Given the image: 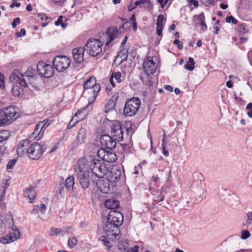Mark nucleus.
<instances>
[{"label":"nucleus","instance_id":"3","mask_svg":"<svg viewBox=\"0 0 252 252\" xmlns=\"http://www.w3.org/2000/svg\"><path fill=\"white\" fill-rule=\"evenodd\" d=\"M10 80L14 83L11 90L12 94L14 96L19 97L23 94V89L28 87L26 79L22 73L17 71L11 74Z\"/></svg>","mask_w":252,"mask_h":252},{"label":"nucleus","instance_id":"46","mask_svg":"<svg viewBox=\"0 0 252 252\" xmlns=\"http://www.w3.org/2000/svg\"><path fill=\"white\" fill-rule=\"evenodd\" d=\"M16 162V159H12L9 161L8 164H7V169H12L13 168V166L15 164Z\"/></svg>","mask_w":252,"mask_h":252},{"label":"nucleus","instance_id":"63","mask_svg":"<svg viewBox=\"0 0 252 252\" xmlns=\"http://www.w3.org/2000/svg\"><path fill=\"white\" fill-rule=\"evenodd\" d=\"M214 33L218 34L219 33V32L220 31V28L218 26H214Z\"/></svg>","mask_w":252,"mask_h":252},{"label":"nucleus","instance_id":"48","mask_svg":"<svg viewBox=\"0 0 252 252\" xmlns=\"http://www.w3.org/2000/svg\"><path fill=\"white\" fill-rule=\"evenodd\" d=\"M225 21L227 23H230L231 22L234 24L236 25L237 24V20L232 16L227 17Z\"/></svg>","mask_w":252,"mask_h":252},{"label":"nucleus","instance_id":"35","mask_svg":"<svg viewBox=\"0 0 252 252\" xmlns=\"http://www.w3.org/2000/svg\"><path fill=\"white\" fill-rule=\"evenodd\" d=\"M46 207L44 204H41L40 205H35L33 207V209L31 212L32 214L40 213L43 214L46 211Z\"/></svg>","mask_w":252,"mask_h":252},{"label":"nucleus","instance_id":"15","mask_svg":"<svg viewBox=\"0 0 252 252\" xmlns=\"http://www.w3.org/2000/svg\"><path fill=\"white\" fill-rule=\"evenodd\" d=\"M84 90L89 89L90 92H94L97 93L98 91H100V86L99 84L96 83L95 78L92 76L88 79L83 84Z\"/></svg>","mask_w":252,"mask_h":252},{"label":"nucleus","instance_id":"36","mask_svg":"<svg viewBox=\"0 0 252 252\" xmlns=\"http://www.w3.org/2000/svg\"><path fill=\"white\" fill-rule=\"evenodd\" d=\"M74 185V177L69 176L65 180V186L68 190H72Z\"/></svg>","mask_w":252,"mask_h":252},{"label":"nucleus","instance_id":"5","mask_svg":"<svg viewBox=\"0 0 252 252\" xmlns=\"http://www.w3.org/2000/svg\"><path fill=\"white\" fill-rule=\"evenodd\" d=\"M89 162V168L92 174L99 178H102L107 173L108 170L105 164L101 160L95 158H91Z\"/></svg>","mask_w":252,"mask_h":252},{"label":"nucleus","instance_id":"19","mask_svg":"<svg viewBox=\"0 0 252 252\" xmlns=\"http://www.w3.org/2000/svg\"><path fill=\"white\" fill-rule=\"evenodd\" d=\"M169 187L164 185L160 189V191H156L151 190V193L154 196V201L157 202H159L164 200V196L169 190Z\"/></svg>","mask_w":252,"mask_h":252},{"label":"nucleus","instance_id":"34","mask_svg":"<svg viewBox=\"0 0 252 252\" xmlns=\"http://www.w3.org/2000/svg\"><path fill=\"white\" fill-rule=\"evenodd\" d=\"M70 227L63 228V229H59L56 228H52L50 230L51 235L52 236L57 235L58 234H63L69 232Z\"/></svg>","mask_w":252,"mask_h":252},{"label":"nucleus","instance_id":"56","mask_svg":"<svg viewBox=\"0 0 252 252\" xmlns=\"http://www.w3.org/2000/svg\"><path fill=\"white\" fill-rule=\"evenodd\" d=\"M189 3L191 5H193L195 7H197L198 5V1L196 0H188Z\"/></svg>","mask_w":252,"mask_h":252},{"label":"nucleus","instance_id":"60","mask_svg":"<svg viewBox=\"0 0 252 252\" xmlns=\"http://www.w3.org/2000/svg\"><path fill=\"white\" fill-rule=\"evenodd\" d=\"M164 88L167 91H168L171 92H172L173 91V87L171 86H170V85H165L164 86Z\"/></svg>","mask_w":252,"mask_h":252},{"label":"nucleus","instance_id":"45","mask_svg":"<svg viewBox=\"0 0 252 252\" xmlns=\"http://www.w3.org/2000/svg\"><path fill=\"white\" fill-rule=\"evenodd\" d=\"M250 236V233L247 230H243L241 231V238L242 239L245 240L248 238Z\"/></svg>","mask_w":252,"mask_h":252},{"label":"nucleus","instance_id":"55","mask_svg":"<svg viewBox=\"0 0 252 252\" xmlns=\"http://www.w3.org/2000/svg\"><path fill=\"white\" fill-rule=\"evenodd\" d=\"M153 78L152 77H150L148 76V82L147 83V84H148L149 86H153L154 85L156 84V82H154L153 81Z\"/></svg>","mask_w":252,"mask_h":252},{"label":"nucleus","instance_id":"21","mask_svg":"<svg viewBox=\"0 0 252 252\" xmlns=\"http://www.w3.org/2000/svg\"><path fill=\"white\" fill-rule=\"evenodd\" d=\"M85 48L78 47L72 50V55L74 61L77 63H81L84 61Z\"/></svg>","mask_w":252,"mask_h":252},{"label":"nucleus","instance_id":"47","mask_svg":"<svg viewBox=\"0 0 252 252\" xmlns=\"http://www.w3.org/2000/svg\"><path fill=\"white\" fill-rule=\"evenodd\" d=\"M247 220L246 221L247 225H250L252 223V212H249L247 214Z\"/></svg>","mask_w":252,"mask_h":252},{"label":"nucleus","instance_id":"10","mask_svg":"<svg viewBox=\"0 0 252 252\" xmlns=\"http://www.w3.org/2000/svg\"><path fill=\"white\" fill-rule=\"evenodd\" d=\"M37 69L39 74L43 77L49 78L54 73V70L51 65L46 64L43 62H40L37 64Z\"/></svg>","mask_w":252,"mask_h":252},{"label":"nucleus","instance_id":"42","mask_svg":"<svg viewBox=\"0 0 252 252\" xmlns=\"http://www.w3.org/2000/svg\"><path fill=\"white\" fill-rule=\"evenodd\" d=\"M237 29L241 34H244L247 32L246 27L244 24H240Z\"/></svg>","mask_w":252,"mask_h":252},{"label":"nucleus","instance_id":"11","mask_svg":"<svg viewBox=\"0 0 252 252\" xmlns=\"http://www.w3.org/2000/svg\"><path fill=\"white\" fill-rule=\"evenodd\" d=\"M111 133L114 138L118 141H122L124 132L121 123L118 121H114L112 126Z\"/></svg>","mask_w":252,"mask_h":252},{"label":"nucleus","instance_id":"6","mask_svg":"<svg viewBox=\"0 0 252 252\" xmlns=\"http://www.w3.org/2000/svg\"><path fill=\"white\" fill-rule=\"evenodd\" d=\"M141 105V101L137 97H133L126 101L124 113L126 117H132L137 112Z\"/></svg>","mask_w":252,"mask_h":252},{"label":"nucleus","instance_id":"26","mask_svg":"<svg viewBox=\"0 0 252 252\" xmlns=\"http://www.w3.org/2000/svg\"><path fill=\"white\" fill-rule=\"evenodd\" d=\"M84 110L82 109V108L78 110L75 114L74 116L73 117L71 120L70 121L69 123L68 124L67 127L68 129L71 128L73 126H74L75 124L78 123L80 120H82L83 119V118L84 117V116H83L82 117H80L79 119H77V117L78 115H81V114L84 111Z\"/></svg>","mask_w":252,"mask_h":252},{"label":"nucleus","instance_id":"37","mask_svg":"<svg viewBox=\"0 0 252 252\" xmlns=\"http://www.w3.org/2000/svg\"><path fill=\"white\" fill-rule=\"evenodd\" d=\"M86 137V130L84 128H81L78 133L77 139L78 142L81 144L83 143Z\"/></svg>","mask_w":252,"mask_h":252},{"label":"nucleus","instance_id":"2","mask_svg":"<svg viewBox=\"0 0 252 252\" xmlns=\"http://www.w3.org/2000/svg\"><path fill=\"white\" fill-rule=\"evenodd\" d=\"M75 171L77 179L82 188H89L90 184V173L89 170V162L86 158L79 159L75 166Z\"/></svg>","mask_w":252,"mask_h":252},{"label":"nucleus","instance_id":"16","mask_svg":"<svg viewBox=\"0 0 252 252\" xmlns=\"http://www.w3.org/2000/svg\"><path fill=\"white\" fill-rule=\"evenodd\" d=\"M144 72L148 76L153 74L157 70V66L152 58L148 57L144 61L143 64Z\"/></svg>","mask_w":252,"mask_h":252},{"label":"nucleus","instance_id":"29","mask_svg":"<svg viewBox=\"0 0 252 252\" xmlns=\"http://www.w3.org/2000/svg\"><path fill=\"white\" fill-rule=\"evenodd\" d=\"M128 53V49L123 48L116 57L115 61H118L120 63H121L124 61H126L127 58Z\"/></svg>","mask_w":252,"mask_h":252},{"label":"nucleus","instance_id":"49","mask_svg":"<svg viewBox=\"0 0 252 252\" xmlns=\"http://www.w3.org/2000/svg\"><path fill=\"white\" fill-rule=\"evenodd\" d=\"M5 227L6 226L4 223L2 221L0 220V235L5 232Z\"/></svg>","mask_w":252,"mask_h":252},{"label":"nucleus","instance_id":"7","mask_svg":"<svg viewBox=\"0 0 252 252\" xmlns=\"http://www.w3.org/2000/svg\"><path fill=\"white\" fill-rule=\"evenodd\" d=\"M102 44L100 41L95 39H91L85 45V50L90 55L95 57L102 52Z\"/></svg>","mask_w":252,"mask_h":252},{"label":"nucleus","instance_id":"59","mask_svg":"<svg viewBox=\"0 0 252 252\" xmlns=\"http://www.w3.org/2000/svg\"><path fill=\"white\" fill-rule=\"evenodd\" d=\"M139 247L138 246H134L130 251L128 250L126 251L127 252H138Z\"/></svg>","mask_w":252,"mask_h":252},{"label":"nucleus","instance_id":"62","mask_svg":"<svg viewBox=\"0 0 252 252\" xmlns=\"http://www.w3.org/2000/svg\"><path fill=\"white\" fill-rule=\"evenodd\" d=\"M226 86L228 88H231L233 87V83L231 81H228L226 82Z\"/></svg>","mask_w":252,"mask_h":252},{"label":"nucleus","instance_id":"43","mask_svg":"<svg viewBox=\"0 0 252 252\" xmlns=\"http://www.w3.org/2000/svg\"><path fill=\"white\" fill-rule=\"evenodd\" d=\"M8 137V133L7 131L0 132V143L7 139Z\"/></svg>","mask_w":252,"mask_h":252},{"label":"nucleus","instance_id":"28","mask_svg":"<svg viewBox=\"0 0 252 252\" xmlns=\"http://www.w3.org/2000/svg\"><path fill=\"white\" fill-rule=\"evenodd\" d=\"M105 207L111 210H114L119 207V202L114 199H108L105 202Z\"/></svg>","mask_w":252,"mask_h":252},{"label":"nucleus","instance_id":"57","mask_svg":"<svg viewBox=\"0 0 252 252\" xmlns=\"http://www.w3.org/2000/svg\"><path fill=\"white\" fill-rule=\"evenodd\" d=\"M63 23V16H61L59 17L57 21L55 22L56 26H59Z\"/></svg>","mask_w":252,"mask_h":252},{"label":"nucleus","instance_id":"31","mask_svg":"<svg viewBox=\"0 0 252 252\" xmlns=\"http://www.w3.org/2000/svg\"><path fill=\"white\" fill-rule=\"evenodd\" d=\"M22 74L26 79V80L27 81V84H28V83L30 82V79L34 77L36 74V70L31 68H28L24 74Z\"/></svg>","mask_w":252,"mask_h":252},{"label":"nucleus","instance_id":"27","mask_svg":"<svg viewBox=\"0 0 252 252\" xmlns=\"http://www.w3.org/2000/svg\"><path fill=\"white\" fill-rule=\"evenodd\" d=\"M164 20V17L163 15H159L158 16L157 21V33L158 36L162 35Z\"/></svg>","mask_w":252,"mask_h":252},{"label":"nucleus","instance_id":"39","mask_svg":"<svg viewBox=\"0 0 252 252\" xmlns=\"http://www.w3.org/2000/svg\"><path fill=\"white\" fill-rule=\"evenodd\" d=\"M195 62L193 58L189 57V61L185 65V68L189 71H192L194 68Z\"/></svg>","mask_w":252,"mask_h":252},{"label":"nucleus","instance_id":"13","mask_svg":"<svg viewBox=\"0 0 252 252\" xmlns=\"http://www.w3.org/2000/svg\"><path fill=\"white\" fill-rule=\"evenodd\" d=\"M97 156L100 158L107 162H114L117 159L115 153L107 151L104 148L100 149L97 151Z\"/></svg>","mask_w":252,"mask_h":252},{"label":"nucleus","instance_id":"18","mask_svg":"<svg viewBox=\"0 0 252 252\" xmlns=\"http://www.w3.org/2000/svg\"><path fill=\"white\" fill-rule=\"evenodd\" d=\"M89 90L83 91V93L85 95V97L88 98L89 102L88 104L84 108H82V109L85 110L86 109L91 110L92 108V104L95 101L97 96L100 91H98L97 93L94 92H90Z\"/></svg>","mask_w":252,"mask_h":252},{"label":"nucleus","instance_id":"1","mask_svg":"<svg viewBox=\"0 0 252 252\" xmlns=\"http://www.w3.org/2000/svg\"><path fill=\"white\" fill-rule=\"evenodd\" d=\"M124 218L123 214L119 211L111 210L108 214L107 221L104 224L102 229L98 233L99 240L108 248L111 247L110 240L116 238L120 234L119 227L122 225Z\"/></svg>","mask_w":252,"mask_h":252},{"label":"nucleus","instance_id":"40","mask_svg":"<svg viewBox=\"0 0 252 252\" xmlns=\"http://www.w3.org/2000/svg\"><path fill=\"white\" fill-rule=\"evenodd\" d=\"M78 243L77 239L74 237H72L69 238L68 241V246L70 248H73Z\"/></svg>","mask_w":252,"mask_h":252},{"label":"nucleus","instance_id":"38","mask_svg":"<svg viewBox=\"0 0 252 252\" xmlns=\"http://www.w3.org/2000/svg\"><path fill=\"white\" fill-rule=\"evenodd\" d=\"M128 243L126 241H121L119 242L118 247L119 250L122 252H125L128 250Z\"/></svg>","mask_w":252,"mask_h":252},{"label":"nucleus","instance_id":"30","mask_svg":"<svg viewBox=\"0 0 252 252\" xmlns=\"http://www.w3.org/2000/svg\"><path fill=\"white\" fill-rule=\"evenodd\" d=\"M35 195L36 192L33 187L28 188L24 192L25 196L30 199V203H32V200L34 199Z\"/></svg>","mask_w":252,"mask_h":252},{"label":"nucleus","instance_id":"58","mask_svg":"<svg viewBox=\"0 0 252 252\" xmlns=\"http://www.w3.org/2000/svg\"><path fill=\"white\" fill-rule=\"evenodd\" d=\"M194 176H195L196 177L197 180H199L200 181H201L203 178L202 175L200 173H194Z\"/></svg>","mask_w":252,"mask_h":252},{"label":"nucleus","instance_id":"23","mask_svg":"<svg viewBox=\"0 0 252 252\" xmlns=\"http://www.w3.org/2000/svg\"><path fill=\"white\" fill-rule=\"evenodd\" d=\"M30 143L28 140L21 141L17 147V153L19 156L22 157L25 154H28Z\"/></svg>","mask_w":252,"mask_h":252},{"label":"nucleus","instance_id":"14","mask_svg":"<svg viewBox=\"0 0 252 252\" xmlns=\"http://www.w3.org/2000/svg\"><path fill=\"white\" fill-rule=\"evenodd\" d=\"M48 120H45L43 122L38 123L35 126L33 132L32 134V138H38L37 140H39L43 135L45 129L49 126L50 124H48Z\"/></svg>","mask_w":252,"mask_h":252},{"label":"nucleus","instance_id":"24","mask_svg":"<svg viewBox=\"0 0 252 252\" xmlns=\"http://www.w3.org/2000/svg\"><path fill=\"white\" fill-rule=\"evenodd\" d=\"M194 22L196 26H201V30L205 31L207 30V27L205 22V16L203 12L198 15L194 16Z\"/></svg>","mask_w":252,"mask_h":252},{"label":"nucleus","instance_id":"64","mask_svg":"<svg viewBox=\"0 0 252 252\" xmlns=\"http://www.w3.org/2000/svg\"><path fill=\"white\" fill-rule=\"evenodd\" d=\"M26 9L28 11H31L32 10V6L31 4H28L27 5Z\"/></svg>","mask_w":252,"mask_h":252},{"label":"nucleus","instance_id":"51","mask_svg":"<svg viewBox=\"0 0 252 252\" xmlns=\"http://www.w3.org/2000/svg\"><path fill=\"white\" fill-rule=\"evenodd\" d=\"M20 23V18L17 17V18H15L13 20V21L12 22V23H11L12 27L13 28H15L16 27L17 25L19 24Z\"/></svg>","mask_w":252,"mask_h":252},{"label":"nucleus","instance_id":"53","mask_svg":"<svg viewBox=\"0 0 252 252\" xmlns=\"http://www.w3.org/2000/svg\"><path fill=\"white\" fill-rule=\"evenodd\" d=\"M249 9L252 12V0H246L245 3Z\"/></svg>","mask_w":252,"mask_h":252},{"label":"nucleus","instance_id":"32","mask_svg":"<svg viewBox=\"0 0 252 252\" xmlns=\"http://www.w3.org/2000/svg\"><path fill=\"white\" fill-rule=\"evenodd\" d=\"M115 79L118 83H120L122 81V74L120 72H114L112 74L111 77L110 78V82L112 86L114 87L115 84L114 82L113 79Z\"/></svg>","mask_w":252,"mask_h":252},{"label":"nucleus","instance_id":"33","mask_svg":"<svg viewBox=\"0 0 252 252\" xmlns=\"http://www.w3.org/2000/svg\"><path fill=\"white\" fill-rule=\"evenodd\" d=\"M118 32V31L116 27L109 28L108 31V37L109 38V41L106 43V44L107 45L115 38Z\"/></svg>","mask_w":252,"mask_h":252},{"label":"nucleus","instance_id":"4","mask_svg":"<svg viewBox=\"0 0 252 252\" xmlns=\"http://www.w3.org/2000/svg\"><path fill=\"white\" fill-rule=\"evenodd\" d=\"M19 116V110L14 107L9 106L0 110V119L6 126L10 124Z\"/></svg>","mask_w":252,"mask_h":252},{"label":"nucleus","instance_id":"52","mask_svg":"<svg viewBox=\"0 0 252 252\" xmlns=\"http://www.w3.org/2000/svg\"><path fill=\"white\" fill-rule=\"evenodd\" d=\"M174 44H176L179 49H182L183 47L182 42L177 39H176L174 41Z\"/></svg>","mask_w":252,"mask_h":252},{"label":"nucleus","instance_id":"54","mask_svg":"<svg viewBox=\"0 0 252 252\" xmlns=\"http://www.w3.org/2000/svg\"><path fill=\"white\" fill-rule=\"evenodd\" d=\"M6 152V147L4 145L0 146V155H4Z\"/></svg>","mask_w":252,"mask_h":252},{"label":"nucleus","instance_id":"17","mask_svg":"<svg viewBox=\"0 0 252 252\" xmlns=\"http://www.w3.org/2000/svg\"><path fill=\"white\" fill-rule=\"evenodd\" d=\"M116 140L108 135H103L100 138V142L102 146L110 150L115 148Z\"/></svg>","mask_w":252,"mask_h":252},{"label":"nucleus","instance_id":"8","mask_svg":"<svg viewBox=\"0 0 252 252\" xmlns=\"http://www.w3.org/2000/svg\"><path fill=\"white\" fill-rule=\"evenodd\" d=\"M53 63L54 67L59 72H63L66 70L70 65V59L64 56H56Z\"/></svg>","mask_w":252,"mask_h":252},{"label":"nucleus","instance_id":"25","mask_svg":"<svg viewBox=\"0 0 252 252\" xmlns=\"http://www.w3.org/2000/svg\"><path fill=\"white\" fill-rule=\"evenodd\" d=\"M96 185L100 191L103 193H108L111 190L108 180H99Z\"/></svg>","mask_w":252,"mask_h":252},{"label":"nucleus","instance_id":"44","mask_svg":"<svg viewBox=\"0 0 252 252\" xmlns=\"http://www.w3.org/2000/svg\"><path fill=\"white\" fill-rule=\"evenodd\" d=\"M200 1L206 6H210L215 3V0H200Z\"/></svg>","mask_w":252,"mask_h":252},{"label":"nucleus","instance_id":"41","mask_svg":"<svg viewBox=\"0 0 252 252\" xmlns=\"http://www.w3.org/2000/svg\"><path fill=\"white\" fill-rule=\"evenodd\" d=\"M166 144L167 142L165 141L164 139H163L162 140V148L163 150V154L165 157H168L169 156L168 151L166 149Z\"/></svg>","mask_w":252,"mask_h":252},{"label":"nucleus","instance_id":"50","mask_svg":"<svg viewBox=\"0 0 252 252\" xmlns=\"http://www.w3.org/2000/svg\"><path fill=\"white\" fill-rule=\"evenodd\" d=\"M141 3H143V4L145 3V4H147V5H149L150 4V1L149 0H140L136 1L135 2V5L136 6H138V5L141 4Z\"/></svg>","mask_w":252,"mask_h":252},{"label":"nucleus","instance_id":"61","mask_svg":"<svg viewBox=\"0 0 252 252\" xmlns=\"http://www.w3.org/2000/svg\"><path fill=\"white\" fill-rule=\"evenodd\" d=\"M20 2H15L12 3L10 4V6L11 8H13L14 6H16L17 7H19L20 6Z\"/></svg>","mask_w":252,"mask_h":252},{"label":"nucleus","instance_id":"12","mask_svg":"<svg viewBox=\"0 0 252 252\" xmlns=\"http://www.w3.org/2000/svg\"><path fill=\"white\" fill-rule=\"evenodd\" d=\"M11 231L9 234L0 238V242L2 244H7L17 240L20 237V232L15 226L12 225Z\"/></svg>","mask_w":252,"mask_h":252},{"label":"nucleus","instance_id":"9","mask_svg":"<svg viewBox=\"0 0 252 252\" xmlns=\"http://www.w3.org/2000/svg\"><path fill=\"white\" fill-rule=\"evenodd\" d=\"M43 153V146L36 143L33 142L30 146L29 145L28 150L29 157L32 160L39 159Z\"/></svg>","mask_w":252,"mask_h":252},{"label":"nucleus","instance_id":"22","mask_svg":"<svg viewBox=\"0 0 252 252\" xmlns=\"http://www.w3.org/2000/svg\"><path fill=\"white\" fill-rule=\"evenodd\" d=\"M121 176V170L117 166L113 167L109 173L107 180L111 182H115L120 179Z\"/></svg>","mask_w":252,"mask_h":252},{"label":"nucleus","instance_id":"20","mask_svg":"<svg viewBox=\"0 0 252 252\" xmlns=\"http://www.w3.org/2000/svg\"><path fill=\"white\" fill-rule=\"evenodd\" d=\"M119 97V95L118 92L115 93L113 94L105 105L104 111L105 113H108L114 109Z\"/></svg>","mask_w":252,"mask_h":252}]
</instances>
